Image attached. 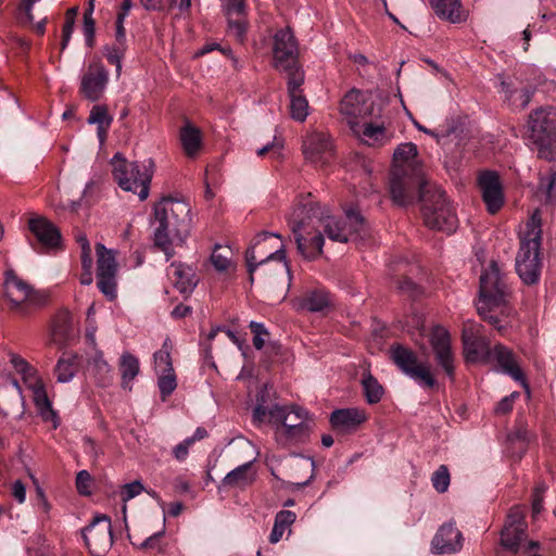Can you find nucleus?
I'll return each mask as SVG.
<instances>
[{"mask_svg":"<svg viewBox=\"0 0 556 556\" xmlns=\"http://www.w3.org/2000/svg\"><path fill=\"white\" fill-rule=\"evenodd\" d=\"M296 309L312 313H324L332 306L330 293L324 288H314L305 291L301 296L293 300Z\"/></svg>","mask_w":556,"mask_h":556,"instance_id":"nucleus-25","label":"nucleus"},{"mask_svg":"<svg viewBox=\"0 0 556 556\" xmlns=\"http://www.w3.org/2000/svg\"><path fill=\"white\" fill-rule=\"evenodd\" d=\"M255 476L253 460H251L229 471L222 480V484L227 488L244 489L254 482Z\"/></svg>","mask_w":556,"mask_h":556,"instance_id":"nucleus-31","label":"nucleus"},{"mask_svg":"<svg viewBox=\"0 0 556 556\" xmlns=\"http://www.w3.org/2000/svg\"><path fill=\"white\" fill-rule=\"evenodd\" d=\"M391 356L397 367L418 384L432 388L435 380L427 364L418 362L416 354L403 346L392 349Z\"/></svg>","mask_w":556,"mask_h":556,"instance_id":"nucleus-14","label":"nucleus"},{"mask_svg":"<svg viewBox=\"0 0 556 556\" xmlns=\"http://www.w3.org/2000/svg\"><path fill=\"white\" fill-rule=\"evenodd\" d=\"M153 165L151 159L143 163H129L118 153L112 159L113 175L118 186L125 191L137 194L141 201L149 195Z\"/></svg>","mask_w":556,"mask_h":556,"instance_id":"nucleus-8","label":"nucleus"},{"mask_svg":"<svg viewBox=\"0 0 556 556\" xmlns=\"http://www.w3.org/2000/svg\"><path fill=\"white\" fill-rule=\"evenodd\" d=\"M348 223L340 220L328 214V211L321 208L318 203L307 201L294 207L289 216V225L294 235L298 251L305 258H315L324 245V237L320 228L329 239L338 242H348L352 233H356L364 228V218L357 208L350 207L345 211Z\"/></svg>","mask_w":556,"mask_h":556,"instance_id":"nucleus-1","label":"nucleus"},{"mask_svg":"<svg viewBox=\"0 0 556 556\" xmlns=\"http://www.w3.org/2000/svg\"><path fill=\"white\" fill-rule=\"evenodd\" d=\"M28 228L43 248L55 249L61 245L59 229L47 218L41 216L30 218Z\"/></svg>","mask_w":556,"mask_h":556,"instance_id":"nucleus-26","label":"nucleus"},{"mask_svg":"<svg viewBox=\"0 0 556 556\" xmlns=\"http://www.w3.org/2000/svg\"><path fill=\"white\" fill-rule=\"evenodd\" d=\"M430 344L435 356L437 363L451 379L454 377V354L451 348V337L448 331L441 327H433L430 334Z\"/></svg>","mask_w":556,"mask_h":556,"instance_id":"nucleus-20","label":"nucleus"},{"mask_svg":"<svg viewBox=\"0 0 556 556\" xmlns=\"http://www.w3.org/2000/svg\"><path fill=\"white\" fill-rule=\"evenodd\" d=\"M367 420L364 409L358 407L336 409L330 415L332 429L338 433H351Z\"/></svg>","mask_w":556,"mask_h":556,"instance_id":"nucleus-24","label":"nucleus"},{"mask_svg":"<svg viewBox=\"0 0 556 556\" xmlns=\"http://www.w3.org/2000/svg\"><path fill=\"white\" fill-rule=\"evenodd\" d=\"M280 148L281 147L279 144L271 142V143H267L263 148L258 149L256 151V153L258 156H264L266 153L270 152L273 157H279L280 156Z\"/></svg>","mask_w":556,"mask_h":556,"instance_id":"nucleus-63","label":"nucleus"},{"mask_svg":"<svg viewBox=\"0 0 556 556\" xmlns=\"http://www.w3.org/2000/svg\"><path fill=\"white\" fill-rule=\"evenodd\" d=\"M26 386L31 392L33 401L40 416L45 420L54 419L55 413L52 409L51 402L42 381L37 377L26 378Z\"/></svg>","mask_w":556,"mask_h":556,"instance_id":"nucleus-30","label":"nucleus"},{"mask_svg":"<svg viewBox=\"0 0 556 556\" xmlns=\"http://www.w3.org/2000/svg\"><path fill=\"white\" fill-rule=\"evenodd\" d=\"M223 7L228 17L243 15L244 13V0H223Z\"/></svg>","mask_w":556,"mask_h":556,"instance_id":"nucleus-56","label":"nucleus"},{"mask_svg":"<svg viewBox=\"0 0 556 556\" xmlns=\"http://www.w3.org/2000/svg\"><path fill=\"white\" fill-rule=\"evenodd\" d=\"M464 536L453 522L443 523L431 541V551L439 555H451L462 551Z\"/></svg>","mask_w":556,"mask_h":556,"instance_id":"nucleus-22","label":"nucleus"},{"mask_svg":"<svg viewBox=\"0 0 556 556\" xmlns=\"http://www.w3.org/2000/svg\"><path fill=\"white\" fill-rule=\"evenodd\" d=\"M109 83V72L100 62H92L88 65L81 76L80 92L89 101L99 100Z\"/></svg>","mask_w":556,"mask_h":556,"instance_id":"nucleus-18","label":"nucleus"},{"mask_svg":"<svg viewBox=\"0 0 556 556\" xmlns=\"http://www.w3.org/2000/svg\"><path fill=\"white\" fill-rule=\"evenodd\" d=\"M190 206L185 201L163 199L154 206V243L169 260L173 245L181 244L190 230Z\"/></svg>","mask_w":556,"mask_h":556,"instance_id":"nucleus-3","label":"nucleus"},{"mask_svg":"<svg viewBox=\"0 0 556 556\" xmlns=\"http://www.w3.org/2000/svg\"><path fill=\"white\" fill-rule=\"evenodd\" d=\"M421 201L425 225L433 230L451 233L457 225V217L453 207L445 198L444 191L430 182L420 185L416 189Z\"/></svg>","mask_w":556,"mask_h":556,"instance_id":"nucleus-7","label":"nucleus"},{"mask_svg":"<svg viewBox=\"0 0 556 556\" xmlns=\"http://www.w3.org/2000/svg\"><path fill=\"white\" fill-rule=\"evenodd\" d=\"M91 476L87 470H81L76 477V488L79 494L89 495L91 493Z\"/></svg>","mask_w":556,"mask_h":556,"instance_id":"nucleus-55","label":"nucleus"},{"mask_svg":"<svg viewBox=\"0 0 556 556\" xmlns=\"http://www.w3.org/2000/svg\"><path fill=\"white\" fill-rule=\"evenodd\" d=\"M54 341L66 339L71 332V316L68 313H62L58 316L52 328Z\"/></svg>","mask_w":556,"mask_h":556,"instance_id":"nucleus-45","label":"nucleus"},{"mask_svg":"<svg viewBox=\"0 0 556 556\" xmlns=\"http://www.w3.org/2000/svg\"><path fill=\"white\" fill-rule=\"evenodd\" d=\"M349 127L362 142L368 146H384L393 138V132L384 126L383 122L376 123L371 118L352 122Z\"/></svg>","mask_w":556,"mask_h":556,"instance_id":"nucleus-21","label":"nucleus"},{"mask_svg":"<svg viewBox=\"0 0 556 556\" xmlns=\"http://www.w3.org/2000/svg\"><path fill=\"white\" fill-rule=\"evenodd\" d=\"M508 440L513 445H518V448L523 451L526 448L527 442L529 441V435L526 429H519L511 433L508 437Z\"/></svg>","mask_w":556,"mask_h":556,"instance_id":"nucleus-58","label":"nucleus"},{"mask_svg":"<svg viewBox=\"0 0 556 556\" xmlns=\"http://www.w3.org/2000/svg\"><path fill=\"white\" fill-rule=\"evenodd\" d=\"M288 74V93L296 94L302 93L301 86L304 81V74L298 67L296 62L290 64L289 70H282Z\"/></svg>","mask_w":556,"mask_h":556,"instance_id":"nucleus-43","label":"nucleus"},{"mask_svg":"<svg viewBox=\"0 0 556 556\" xmlns=\"http://www.w3.org/2000/svg\"><path fill=\"white\" fill-rule=\"evenodd\" d=\"M159 379H157V386H159V389H160V392H161V395L163 397V400H165L168 395H170L176 387H177V380H176V375H175V371H168V372H164V374H156Z\"/></svg>","mask_w":556,"mask_h":556,"instance_id":"nucleus-46","label":"nucleus"},{"mask_svg":"<svg viewBox=\"0 0 556 556\" xmlns=\"http://www.w3.org/2000/svg\"><path fill=\"white\" fill-rule=\"evenodd\" d=\"M509 288L496 262H491L480 277L479 299L476 303L479 315L493 325L500 332L504 331L511 314L508 304Z\"/></svg>","mask_w":556,"mask_h":556,"instance_id":"nucleus-2","label":"nucleus"},{"mask_svg":"<svg viewBox=\"0 0 556 556\" xmlns=\"http://www.w3.org/2000/svg\"><path fill=\"white\" fill-rule=\"evenodd\" d=\"M4 288L11 308L23 315H26L31 307L38 306L42 302V296L13 273L7 275Z\"/></svg>","mask_w":556,"mask_h":556,"instance_id":"nucleus-13","label":"nucleus"},{"mask_svg":"<svg viewBox=\"0 0 556 556\" xmlns=\"http://www.w3.org/2000/svg\"><path fill=\"white\" fill-rule=\"evenodd\" d=\"M112 118L109 116L106 108L102 105H94L88 117L89 124H96L100 126V130L109 128Z\"/></svg>","mask_w":556,"mask_h":556,"instance_id":"nucleus-48","label":"nucleus"},{"mask_svg":"<svg viewBox=\"0 0 556 556\" xmlns=\"http://www.w3.org/2000/svg\"><path fill=\"white\" fill-rule=\"evenodd\" d=\"M126 46H122L121 43H114L112 47L106 48V60L111 63L116 65V74L119 76L122 71V59L124 55Z\"/></svg>","mask_w":556,"mask_h":556,"instance_id":"nucleus-51","label":"nucleus"},{"mask_svg":"<svg viewBox=\"0 0 556 556\" xmlns=\"http://www.w3.org/2000/svg\"><path fill=\"white\" fill-rule=\"evenodd\" d=\"M491 355L496 361L504 374L510 376L515 381L520 382L525 389L529 388L525 375L516 359V356L509 349L497 344L492 350Z\"/></svg>","mask_w":556,"mask_h":556,"instance_id":"nucleus-28","label":"nucleus"},{"mask_svg":"<svg viewBox=\"0 0 556 556\" xmlns=\"http://www.w3.org/2000/svg\"><path fill=\"white\" fill-rule=\"evenodd\" d=\"M172 349V342L167 338L164 340L162 348L153 354L155 374H164L174 370L170 357Z\"/></svg>","mask_w":556,"mask_h":556,"instance_id":"nucleus-38","label":"nucleus"},{"mask_svg":"<svg viewBox=\"0 0 556 556\" xmlns=\"http://www.w3.org/2000/svg\"><path fill=\"white\" fill-rule=\"evenodd\" d=\"M362 386L366 401L369 404H376L381 401L384 390L374 376L365 374L362 378Z\"/></svg>","mask_w":556,"mask_h":556,"instance_id":"nucleus-40","label":"nucleus"},{"mask_svg":"<svg viewBox=\"0 0 556 556\" xmlns=\"http://www.w3.org/2000/svg\"><path fill=\"white\" fill-rule=\"evenodd\" d=\"M518 396H519V393L514 392L510 395L502 399L501 402L496 406V413L506 414V413L510 412L513 408V403H514L515 399Z\"/></svg>","mask_w":556,"mask_h":556,"instance_id":"nucleus-59","label":"nucleus"},{"mask_svg":"<svg viewBox=\"0 0 556 556\" xmlns=\"http://www.w3.org/2000/svg\"><path fill=\"white\" fill-rule=\"evenodd\" d=\"M192 440H188L187 438L180 442L179 444H177L174 448H173V455L174 457L178 460V462H184L187 457H188V454H189V448L190 446H192Z\"/></svg>","mask_w":556,"mask_h":556,"instance_id":"nucleus-57","label":"nucleus"},{"mask_svg":"<svg viewBox=\"0 0 556 556\" xmlns=\"http://www.w3.org/2000/svg\"><path fill=\"white\" fill-rule=\"evenodd\" d=\"M268 418V422L275 428V439L279 445L287 446L291 443L303 442L311 432L308 414L301 407L265 405L264 399H257L253 410V420L262 424Z\"/></svg>","mask_w":556,"mask_h":556,"instance_id":"nucleus-4","label":"nucleus"},{"mask_svg":"<svg viewBox=\"0 0 556 556\" xmlns=\"http://www.w3.org/2000/svg\"><path fill=\"white\" fill-rule=\"evenodd\" d=\"M179 140L182 150L188 157H195L202 149V132L198 127L189 122L185 123L181 127Z\"/></svg>","mask_w":556,"mask_h":556,"instance_id":"nucleus-32","label":"nucleus"},{"mask_svg":"<svg viewBox=\"0 0 556 556\" xmlns=\"http://www.w3.org/2000/svg\"><path fill=\"white\" fill-rule=\"evenodd\" d=\"M97 252V286L103 295L110 300H115L117 295V262L114 250L106 249L102 243L96 245Z\"/></svg>","mask_w":556,"mask_h":556,"instance_id":"nucleus-12","label":"nucleus"},{"mask_svg":"<svg viewBox=\"0 0 556 556\" xmlns=\"http://www.w3.org/2000/svg\"><path fill=\"white\" fill-rule=\"evenodd\" d=\"M228 33L238 41L243 42L247 34V22L243 15L237 16V18L228 17Z\"/></svg>","mask_w":556,"mask_h":556,"instance_id":"nucleus-49","label":"nucleus"},{"mask_svg":"<svg viewBox=\"0 0 556 556\" xmlns=\"http://www.w3.org/2000/svg\"><path fill=\"white\" fill-rule=\"evenodd\" d=\"M429 3L437 16L442 20L453 24L462 23L466 20L462 11L460 0H429Z\"/></svg>","mask_w":556,"mask_h":556,"instance_id":"nucleus-33","label":"nucleus"},{"mask_svg":"<svg viewBox=\"0 0 556 556\" xmlns=\"http://www.w3.org/2000/svg\"><path fill=\"white\" fill-rule=\"evenodd\" d=\"M83 538L92 555L103 556L106 554L113 544L110 518L105 515L94 517L90 525L83 530Z\"/></svg>","mask_w":556,"mask_h":556,"instance_id":"nucleus-15","label":"nucleus"},{"mask_svg":"<svg viewBox=\"0 0 556 556\" xmlns=\"http://www.w3.org/2000/svg\"><path fill=\"white\" fill-rule=\"evenodd\" d=\"M88 371L94 377L97 383L104 387L111 382V367L103 358L101 352H96L88 362Z\"/></svg>","mask_w":556,"mask_h":556,"instance_id":"nucleus-35","label":"nucleus"},{"mask_svg":"<svg viewBox=\"0 0 556 556\" xmlns=\"http://www.w3.org/2000/svg\"><path fill=\"white\" fill-rule=\"evenodd\" d=\"M33 7L30 4L21 3L20 11L23 12V16L21 17L22 24H33L34 15H33Z\"/></svg>","mask_w":556,"mask_h":556,"instance_id":"nucleus-64","label":"nucleus"},{"mask_svg":"<svg viewBox=\"0 0 556 556\" xmlns=\"http://www.w3.org/2000/svg\"><path fill=\"white\" fill-rule=\"evenodd\" d=\"M231 251L229 248L217 245L211 255V262L218 271H226L231 265Z\"/></svg>","mask_w":556,"mask_h":556,"instance_id":"nucleus-44","label":"nucleus"},{"mask_svg":"<svg viewBox=\"0 0 556 556\" xmlns=\"http://www.w3.org/2000/svg\"><path fill=\"white\" fill-rule=\"evenodd\" d=\"M250 329L253 333V345L256 350L263 349L265 339L268 337V331L261 323L251 321Z\"/></svg>","mask_w":556,"mask_h":556,"instance_id":"nucleus-54","label":"nucleus"},{"mask_svg":"<svg viewBox=\"0 0 556 556\" xmlns=\"http://www.w3.org/2000/svg\"><path fill=\"white\" fill-rule=\"evenodd\" d=\"M12 495L18 503H24L26 500V489L22 481L16 480L12 484Z\"/></svg>","mask_w":556,"mask_h":556,"instance_id":"nucleus-60","label":"nucleus"},{"mask_svg":"<svg viewBox=\"0 0 556 556\" xmlns=\"http://www.w3.org/2000/svg\"><path fill=\"white\" fill-rule=\"evenodd\" d=\"M26 386L31 392L33 401L40 416L45 420L54 419L55 413L52 409L51 402L42 381L37 377L26 378Z\"/></svg>","mask_w":556,"mask_h":556,"instance_id":"nucleus-29","label":"nucleus"},{"mask_svg":"<svg viewBox=\"0 0 556 556\" xmlns=\"http://www.w3.org/2000/svg\"><path fill=\"white\" fill-rule=\"evenodd\" d=\"M143 491H146V489H144L142 482L139 480L132 481L130 483H126L121 486L119 497L123 502L122 511H123L124 518H126V510H127L126 503L128 501L135 498L136 496L140 495Z\"/></svg>","mask_w":556,"mask_h":556,"instance_id":"nucleus-42","label":"nucleus"},{"mask_svg":"<svg viewBox=\"0 0 556 556\" xmlns=\"http://www.w3.org/2000/svg\"><path fill=\"white\" fill-rule=\"evenodd\" d=\"M274 65L277 70H289L296 62L298 45L289 28L278 30L274 36Z\"/></svg>","mask_w":556,"mask_h":556,"instance_id":"nucleus-19","label":"nucleus"},{"mask_svg":"<svg viewBox=\"0 0 556 556\" xmlns=\"http://www.w3.org/2000/svg\"><path fill=\"white\" fill-rule=\"evenodd\" d=\"M433 488L443 493L448 489L450 485V472L446 466L441 465L432 475L431 478Z\"/></svg>","mask_w":556,"mask_h":556,"instance_id":"nucleus-50","label":"nucleus"},{"mask_svg":"<svg viewBox=\"0 0 556 556\" xmlns=\"http://www.w3.org/2000/svg\"><path fill=\"white\" fill-rule=\"evenodd\" d=\"M77 12H78V9L76 7L71 8L66 11L65 23H64L63 29H62V41H61V50L62 51L66 49V47L71 40L72 34L74 30V24H75V18H76Z\"/></svg>","mask_w":556,"mask_h":556,"instance_id":"nucleus-47","label":"nucleus"},{"mask_svg":"<svg viewBox=\"0 0 556 556\" xmlns=\"http://www.w3.org/2000/svg\"><path fill=\"white\" fill-rule=\"evenodd\" d=\"M295 514L291 510H280L276 517L273 530L269 534V542L271 544L278 543L283 536L286 530L295 521Z\"/></svg>","mask_w":556,"mask_h":556,"instance_id":"nucleus-37","label":"nucleus"},{"mask_svg":"<svg viewBox=\"0 0 556 556\" xmlns=\"http://www.w3.org/2000/svg\"><path fill=\"white\" fill-rule=\"evenodd\" d=\"M84 33L87 42L90 45L94 35V20L92 16L84 15Z\"/></svg>","mask_w":556,"mask_h":556,"instance_id":"nucleus-61","label":"nucleus"},{"mask_svg":"<svg viewBox=\"0 0 556 556\" xmlns=\"http://www.w3.org/2000/svg\"><path fill=\"white\" fill-rule=\"evenodd\" d=\"M542 224L539 210L534 211L526 224V231L520 237V248L516 257V270L527 285L536 283L541 275L540 248Z\"/></svg>","mask_w":556,"mask_h":556,"instance_id":"nucleus-6","label":"nucleus"},{"mask_svg":"<svg viewBox=\"0 0 556 556\" xmlns=\"http://www.w3.org/2000/svg\"><path fill=\"white\" fill-rule=\"evenodd\" d=\"M482 199L491 214L496 213L504 203L502 184L495 172H483L478 178Z\"/></svg>","mask_w":556,"mask_h":556,"instance_id":"nucleus-23","label":"nucleus"},{"mask_svg":"<svg viewBox=\"0 0 556 556\" xmlns=\"http://www.w3.org/2000/svg\"><path fill=\"white\" fill-rule=\"evenodd\" d=\"M290 115L298 122H304L308 115V102L302 93L290 94Z\"/></svg>","mask_w":556,"mask_h":556,"instance_id":"nucleus-41","label":"nucleus"},{"mask_svg":"<svg viewBox=\"0 0 556 556\" xmlns=\"http://www.w3.org/2000/svg\"><path fill=\"white\" fill-rule=\"evenodd\" d=\"M540 190L544 191L547 201L552 202L556 200V172L541 177Z\"/></svg>","mask_w":556,"mask_h":556,"instance_id":"nucleus-52","label":"nucleus"},{"mask_svg":"<svg viewBox=\"0 0 556 556\" xmlns=\"http://www.w3.org/2000/svg\"><path fill=\"white\" fill-rule=\"evenodd\" d=\"M168 276L181 293H190L197 285L192 268L184 264L173 263L168 269Z\"/></svg>","mask_w":556,"mask_h":556,"instance_id":"nucleus-34","label":"nucleus"},{"mask_svg":"<svg viewBox=\"0 0 556 556\" xmlns=\"http://www.w3.org/2000/svg\"><path fill=\"white\" fill-rule=\"evenodd\" d=\"M530 138L545 160L556 159V109L540 108L529 116Z\"/></svg>","mask_w":556,"mask_h":556,"instance_id":"nucleus-9","label":"nucleus"},{"mask_svg":"<svg viewBox=\"0 0 556 556\" xmlns=\"http://www.w3.org/2000/svg\"><path fill=\"white\" fill-rule=\"evenodd\" d=\"M119 366L122 374V387L130 390V382L139 374V359L135 355L125 352L121 356Z\"/></svg>","mask_w":556,"mask_h":556,"instance_id":"nucleus-36","label":"nucleus"},{"mask_svg":"<svg viewBox=\"0 0 556 556\" xmlns=\"http://www.w3.org/2000/svg\"><path fill=\"white\" fill-rule=\"evenodd\" d=\"M84 450H85V453L87 455H89V456H91L93 458H97L101 454V451H100L99 446L90 438H85L84 439Z\"/></svg>","mask_w":556,"mask_h":556,"instance_id":"nucleus-62","label":"nucleus"},{"mask_svg":"<svg viewBox=\"0 0 556 556\" xmlns=\"http://www.w3.org/2000/svg\"><path fill=\"white\" fill-rule=\"evenodd\" d=\"M526 530L527 523L525 521L523 508L519 506L513 507L501 532L503 547L511 552H518L521 547H525L526 552L536 548L539 546L536 542H526Z\"/></svg>","mask_w":556,"mask_h":556,"instance_id":"nucleus-11","label":"nucleus"},{"mask_svg":"<svg viewBox=\"0 0 556 556\" xmlns=\"http://www.w3.org/2000/svg\"><path fill=\"white\" fill-rule=\"evenodd\" d=\"M10 362L14 369L23 376L25 382L26 378L36 377L33 367L20 355L12 354Z\"/></svg>","mask_w":556,"mask_h":556,"instance_id":"nucleus-53","label":"nucleus"},{"mask_svg":"<svg viewBox=\"0 0 556 556\" xmlns=\"http://www.w3.org/2000/svg\"><path fill=\"white\" fill-rule=\"evenodd\" d=\"M271 237L279 238V235L267 232V231L258 233L254 238L252 244L245 252V261H247V266H248L251 282H253V280H254L253 275H254L255 270L257 269V267L266 266L270 261H279L280 262V264H279L280 270L285 271L289 277L291 275L289 265L286 261L283 245H281L279 249L275 250L274 252H270L268 255H266L265 258H261L258 261L257 251H256L257 247H260L263 242H265L268 238H271Z\"/></svg>","mask_w":556,"mask_h":556,"instance_id":"nucleus-16","label":"nucleus"},{"mask_svg":"<svg viewBox=\"0 0 556 556\" xmlns=\"http://www.w3.org/2000/svg\"><path fill=\"white\" fill-rule=\"evenodd\" d=\"M463 343L467 361L475 362L489 353L484 339L480 336V326L468 323L463 329Z\"/></svg>","mask_w":556,"mask_h":556,"instance_id":"nucleus-27","label":"nucleus"},{"mask_svg":"<svg viewBox=\"0 0 556 556\" xmlns=\"http://www.w3.org/2000/svg\"><path fill=\"white\" fill-rule=\"evenodd\" d=\"M304 156L311 163L324 166L333 155L332 141L328 134L323 131L308 132L302 144Z\"/></svg>","mask_w":556,"mask_h":556,"instance_id":"nucleus-17","label":"nucleus"},{"mask_svg":"<svg viewBox=\"0 0 556 556\" xmlns=\"http://www.w3.org/2000/svg\"><path fill=\"white\" fill-rule=\"evenodd\" d=\"M381 112V106L374 101L372 94L368 91L351 89L340 102V113L349 126L352 122L377 118Z\"/></svg>","mask_w":556,"mask_h":556,"instance_id":"nucleus-10","label":"nucleus"},{"mask_svg":"<svg viewBox=\"0 0 556 556\" xmlns=\"http://www.w3.org/2000/svg\"><path fill=\"white\" fill-rule=\"evenodd\" d=\"M78 369L76 355H63L55 367V375L59 382H68Z\"/></svg>","mask_w":556,"mask_h":556,"instance_id":"nucleus-39","label":"nucleus"},{"mask_svg":"<svg viewBox=\"0 0 556 556\" xmlns=\"http://www.w3.org/2000/svg\"><path fill=\"white\" fill-rule=\"evenodd\" d=\"M417 147L412 142L401 143L393 153V169L390 177V193L395 204L406 206L415 201L416 189L428 182L420 169L415 167Z\"/></svg>","mask_w":556,"mask_h":556,"instance_id":"nucleus-5","label":"nucleus"}]
</instances>
